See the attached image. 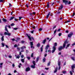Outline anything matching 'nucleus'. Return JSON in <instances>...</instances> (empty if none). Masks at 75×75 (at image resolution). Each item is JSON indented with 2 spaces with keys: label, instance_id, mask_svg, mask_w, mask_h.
<instances>
[{
  "label": "nucleus",
  "instance_id": "f257e3e1",
  "mask_svg": "<svg viewBox=\"0 0 75 75\" xmlns=\"http://www.w3.org/2000/svg\"><path fill=\"white\" fill-rule=\"evenodd\" d=\"M26 35L29 38L30 41H32V40L31 39L33 40H34V38L33 37H30V36L28 35V34H26Z\"/></svg>",
  "mask_w": 75,
  "mask_h": 75
},
{
  "label": "nucleus",
  "instance_id": "f03ea898",
  "mask_svg": "<svg viewBox=\"0 0 75 75\" xmlns=\"http://www.w3.org/2000/svg\"><path fill=\"white\" fill-rule=\"evenodd\" d=\"M58 65L59 67L58 70L59 71L61 69V61L59 60V61L58 62Z\"/></svg>",
  "mask_w": 75,
  "mask_h": 75
},
{
  "label": "nucleus",
  "instance_id": "7ed1b4c3",
  "mask_svg": "<svg viewBox=\"0 0 75 75\" xmlns=\"http://www.w3.org/2000/svg\"><path fill=\"white\" fill-rule=\"evenodd\" d=\"M68 42H67V41L66 40L65 42H64V43L63 44V47H62V48H65V46H66V44H68Z\"/></svg>",
  "mask_w": 75,
  "mask_h": 75
},
{
  "label": "nucleus",
  "instance_id": "20e7f679",
  "mask_svg": "<svg viewBox=\"0 0 75 75\" xmlns=\"http://www.w3.org/2000/svg\"><path fill=\"white\" fill-rule=\"evenodd\" d=\"M63 3H64L65 5L68 4V1L67 0H63Z\"/></svg>",
  "mask_w": 75,
  "mask_h": 75
},
{
  "label": "nucleus",
  "instance_id": "39448f33",
  "mask_svg": "<svg viewBox=\"0 0 75 75\" xmlns=\"http://www.w3.org/2000/svg\"><path fill=\"white\" fill-rule=\"evenodd\" d=\"M30 45H31V48H34V47H33V42H30Z\"/></svg>",
  "mask_w": 75,
  "mask_h": 75
},
{
  "label": "nucleus",
  "instance_id": "423d86ee",
  "mask_svg": "<svg viewBox=\"0 0 75 75\" xmlns=\"http://www.w3.org/2000/svg\"><path fill=\"white\" fill-rule=\"evenodd\" d=\"M4 34L5 35H8V36H10L11 35V34L10 33H8H8H6V32H5Z\"/></svg>",
  "mask_w": 75,
  "mask_h": 75
},
{
  "label": "nucleus",
  "instance_id": "0eeeda50",
  "mask_svg": "<svg viewBox=\"0 0 75 75\" xmlns=\"http://www.w3.org/2000/svg\"><path fill=\"white\" fill-rule=\"evenodd\" d=\"M53 50L52 51V53H54L55 51V50H56V47L55 46H53Z\"/></svg>",
  "mask_w": 75,
  "mask_h": 75
},
{
  "label": "nucleus",
  "instance_id": "6e6552de",
  "mask_svg": "<svg viewBox=\"0 0 75 75\" xmlns=\"http://www.w3.org/2000/svg\"><path fill=\"white\" fill-rule=\"evenodd\" d=\"M62 49H63V48H62V46H59L58 48V50L59 51H61Z\"/></svg>",
  "mask_w": 75,
  "mask_h": 75
},
{
  "label": "nucleus",
  "instance_id": "1a4fd4ad",
  "mask_svg": "<svg viewBox=\"0 0 75 75\" xmlns=\"http://www.w3.org/2000/svg\"><path fill=\"white\" fill-rule=\"evenodd\" d=\"M73 35V33L71 32L70 34H69L68 35V37H71V36Z\"/></svg>",
  "mask_w": 75,
  "mask_h": 75
},
{
  "label": "nucleus",
  "instance_id": "9d476101",
  "mask_svg": "<svg viewBox=\"0 0 75 75\" xmlns=\"http://www.w3.org/2000/svg\"><path fill=\"white\" fill-rule=\"evenodd\" d=\"M63 8V4H61L60 6V8L59 7L58 11H59V10H62V9Z\"/></svg>",
  "mask_w": 75,
  "mask_h": 75
},
{
  "label": "nucleus",
  "instance_id": "9b49d317",
  "mask_svg": "<svg viewBox=\"0 0 75 75\" xmlns=\"http://www.w3.org/2000/svg\"><path fill=\"white\" fill-rule=\"evenodd\" d=\"M58 71V67H56L54 71V73H56Z\"/></svg>",
  "mask_w": 75,
  "mask_h": 75
},
{
  "label": "nucleus",
  "instance_id": "f8f14e48",
  "mask_svg": "<svg viewBox=\"0 0 75 75\" xmlns=\"http://www.w3.org/2000/svg\"><path fill=\"white\" fill-rule=\"evenodd\" d=\"M30 71V68L29 67L26 68L25 71L27 72V71Z\"/></svg>",
  "mask_w": 75,
  "mask_h": 75
},
{
  "label": "nucleus",
  "instance_id": "ddd939ff",
  "mask_svg": "<svg viewBox=\"0 0 75 75\" xmlns=\"http://www.w3.org/2000/svg\"><path fill=\"white\" fill-rule=\"evenodd\" d=\"M47 41V39H45L42 42V44H45V42H46V41Z\"/></svg>",
  "mask_w": 75,
  "mask_h": 75
},
{
  "label": "nucleus",
  "instance_id": "4468645a",
  "mask_svg": "<svg viewBox=\"0 0 75 75\" xmlns=\"http://www.w3.org/2000/svg\"><path fill=\"white\" fill-rule=\"evenodd\" d=\"M48 48H50V45H47L45 47V50H47Z\"/></svg>",
  "mask_w": 75,
  "mask_h": 75
},
{
  "label": "nucleus",
  "instance_id": "2eb2a0df",
  "mask_svg": "<svg viewBox=\"0 0 75 75\" xmlns=\"http://www.w3.org/2000/svg\"><path fill=\"white\" fill-rule=\"evenodd\" d=\"M7 27H8V25H6L5 27V31H7V33H8V30H7Z\"/></svg>",
  "mask_w": 75,
  "mask_h": 75
},
{
  "label": "nucleus",
  "instance_id": "dca6fc26",
  "mask_svg": "<svg viewBox=\"0 0 75 75\" xmlns=\"http://www.w3.org/2000/svg\"><path fill=\"white\" fill-rule=\"evenodd\" d=\"M50 13H51V12H49L48 14L47 15V16H46V18H47V19L48 18V17H49V16H50Z\"/></svg>",
  "mask_w": 75,
  "mask_h": 75
},
{
  "label": "nucleus",
  "instance_id": "f3484780",
  "mask_svg": "<svg viewBox=\"0 0 75 75\" xmlns=\"http://www.w3.org/2000/svg\"><path fill=\"white\" fill-rule=\"evenodd\" d=\"M50 3L49 2H48L47 3V8H50L51 7H50V4H49Z\"/></svg>",
  "mask_w": 75,
  "mask_h": 75
},
{
  "label": "nucleus",
  "instance_id": "a211bd4d",
  "mask_svg": "<svg viewBox=\"0 0 75 75\" xmlns=\"http://www.w3.org/2000/svg\"><path fill=\"white\" fill-rule=\"evenodd\" d=\"M70 45V44H68L67 45L66 47V49H67V48H68V47H69V46Z\"/></svg>",
  "mask_w": 75,
  "mask_h": 75
},
{
  "label": "nucleus",
  "instance_id": "6ab92c4d",
  "mask_svg": "<svg viewBox=\"0 0 75 75\" xmlns=\"http://www.w3.org/2000/svg\"><path fill=\"white\" fill-rule=\"evenodd\" d=\"M35 65H32L31 66V67L32 68H35Z\"/></svg>",
  "mask_w": 75,
  "mask_h": 75
},
{
  "label": "nucleus",
  "instance_id": "aec40b11",
  "mask_svg": "<svg viewBox=\"0 0 75 75\" xmlns=\"http://www.w3.org/2000/svg\"><path fill=\"white\" fill-rule=\"evenodd\" d=\"M40 58L39 57H38L36 58V62H37L38 61V60H39V59Z\"/></svg>",
  "mask_w": 75,
  "mask_h": 75
},
{
  "label": "nucleus",
  "instance_id": "412c9836",
  "mask_svg": "<svg viewBox=\"0 0 75 75\" xmlns=\"http://www.w3.org/2000/svg\"><path fill=\"white\" fill-rule=\"evenodd\" d=\"M14 18H15V17H11V18L9 19V20L11 21L13 19H14Z\"/></svg>",
  "mask_w": 75,
  "mask_h": 75
},
{
  "label": "nucleus",
  "instance_id": "4be33fe9",
  "mask_svg": "<svg viewBox=\"0 0 75 75\" xmlns=\"http://www.w3.org/2000/svg\"><path fill=\"white\" fill-rule=\"evenodd\" d=\"M45 60H46V59L45 57L43 59V62H45Z\"/></svg>",
  "mask_w": 75,
  "mask_h": 75
},
{
  "label": "nucleus",
  "instance_id": "5701e85b",
  "mask_svg": "<svg viewBox=\"0 0 75 75\" xmlns=\"http://www.w3.org/2000/svg\"><path fill=\"white\" fill-rule=\"evenodd\" d=\"M1 40H2V41H4V36H3L2 37H1Z\"/></svg>",
  "mask_w": 75,
  "mask_h": 75
},
{
  "label": "nucleus",
  "instance_id": "b1692460",
  "mask_svg": "<svg viewBox=\"0 0 75 75\" xmlns=\"http://www.w3.org/2000/svg\"><path fill=\"white\" fill-rule=\"evenodd\" d=\"M50 64H51V62H48V63H47V66H50Z\"/></svg>",
  "mask_w": 75,
  "mask_h": 75
},
{
  "label": "nucleus",
  "instance_id": "393cba45",
  "mask_svg": "<svg viewBox=\"0 0 75 75\" xmlns=\"http://www.w3.org/2000/svg\"><path fill=\"white\" fill-rule=\"evenodd\" d=\"M33 64L34 65H35V61H33Z\"/></svg>",
  "mask_w": 75,
  "mask_h": 75
},
{
  "label": "nucleus",
  "instance_id": "a878e982",
  "mask_svg": "<svg viewBox=\"0 0 75 75\" xmlns=\"http://www.w3.org/2000/svg\"><path fill=\"white\" fill-rule=\"evenodd\" d=\"M15 25V24H14V23H12L11 24V27H13V26H14V25Z\"/></svg>",
  "mask_w": 75,
  "mask_h": 75
},
{
  "label": "nucleus",
  "instance_id": "bb28decb",
  "mask_svg": "<svg viewBox=\"0 0 75 75\" xmlns=\"http://www.w3.org/2000/svg\"><path fill=\"white\" fill-rule=\"evenodd\" d=\"M3 20L4 21V22H6V21H7V20L5 18H3Z\"/></svg>",
  "mask_w": 75,
  "mask_h": 75
},
{
  "label": "nucleus",
  "instance_id": "cd10ccee",
  "mask_svg": "<svg viewBox=\"0 0 75 75\" xmlns=\"http://www.w3.org/2000/svg\"><path fill=\"white\" fill-rule=\"evenodd\" d=\"M32 14L33 13H29L30 16H31L32 17H33V15Z\"/></svg>",
  "mask_w": 75,
  "mask_h": 75
},
{
  "label": "nucleus",
  "instance_id": "c85d7f7f",
  "mask_svg": "<svg viewBox=\"0 0 75 75\" xmlns=\"http://www.w3.org/2000/svg\"><path fill=\"white\" fill-rule=\"evenodd\" d=\"M37 47H39L40 46V43H38L37 44Z\"/></svg>",
  "mask_w": 75,
  "mask_h": 75
},
{
  "label": "nucleus",
  "instance_id": "c756f323",
  "mask_svg": "<svg viewBox=\"0 0 75 75\" xmlns=\"http://www.w3.org/2000/svg\"><path fill=\"white\" fill-rule=\"evenodd\" d=\"M21 61H22V62H23V63L24 62V59H21Z\"/></svg>",
  "mask_w": 75,
  "mask_h": 75
},
{
  "label": "nucleus",
  "instance_id": "7c9ffc66",
  "mask_svg": "<svg viewBox=\"0 0 75 75\" xmlns=\"http://www.w3.org/2000/svg\"><path fill=\"white\" fill-rule=\"evenodd\" d=\"M14 47L15 48H16V47H18V46H17V45L16 44H15L14 45Z\"/></svg>",
  "mask_w": 75,
  "mask_h": 75
},
{
  "label": "nucleus",
  "instance_id": "2f4dec72",
  "mask_svg": "<svg viewBox=\"0 0 75 75\" xmlns=\"http://www.w3.org/2000/svg\"><path fill=\"white\" fill-rule=\"evenodd\" d=\"M71 59L73 61H75V58L74 57H71Z\"/></svg>",
  "mask_w": 75,
  "mask_h": 75
},
{
  "label": "nucleus",
  "instance_id": "473e14b6",
  "mask_svg": "<svg viewBox=\"0 0 75 75\" xmlns=\"http://www.w3.org/2000/svg\"><path fill=\"white\" fill-rule=\"evenodd\" d=\"M1 44L2 45V47H4L5 45V44H4L3 43H2Z\"/></svg>",
  "mask_w": 75,
  "mask_h": 75
},
{
  "label": "nucleus",
  "instance_id": "72a5a7b5",
  "mask_svg": "<svg viewBox=\"0 0 75 75\" xmlns=\"http://www.w3.org/2000/svg\"><path fill=\"white\" fill-rule=\"evenodd\" d=\"M62 35V33H60L59 34V37H61Z\"/></svg>",
  "mask_w": 75,
  "mask_h": 75
},
{
  "label": "nucleus",
  "instance_id": "f704fd0d",
  "mask_svg": "<svg viewBox=\"0 0 75 75\" xmlns=\"http://www.w3.org/2000/svg\"><path fill=\"white\" fill-rule=\"evenodd\" d=\"M26 7H27V8H28V4H26Z\"/></svg>",
  "mask_w": 75,
  "mask_h": 75
},
{
  "label": "nucleus",
  "instance_id": "c9c22d12",
  "mask_svg": "<svg viewBox=\"0 0 75 75\" xmlns=\"http://www.w3.org/2000/svg\"><path fill=\"white\" fill-rule=\"evenodd\" d=\"M18 28H14L13 29L14 30H17V29H18Z\"/></svg>",
  "mask_w": 75,
  "mask_h": 75
},
{
  "label": "nucleus",
  "instance_id": "e433bc0d",
  "mask_svg": "<svg viewBox=\"0 0 75 75\" xmlns=\"http://www.w3.org/2000/svg\"><path fill=\"white\" fill-rule=\"evenodd\" d=\"M69 73H70V74H71V75H73V73H72V71H70Z\"/></svg>",
  "mask_w": 75,
  "mask_h": 75
},
{
  "label": "nucleus",
  "instance_id": "4c0bfd02",
  "mask_svg": "<svg viewBox=\"0 0 75 75\" xmlns=\"http://www.w3.org/2000/svg\"><path fill=\"white\" fill-rule=\"evenodd\" d=\"M71 21H67L65 22V23H69Z\"/></svg>",
  "mask_w": 75,
  "mask_h": 75
},
{
  "label": "nucleus",
  "instance_id": "58836bf2",
  "mask_svg": "<svg viewBox=\"0 0 75 75\" xmlns=\"http://www.w3.org/2000/svg\"><path fill=\"white\" fill-rule=\"evenodd\" d=\"M24 42H25V41H24L22 40L21 41V43L22 44H23V43H24Z\"/></svg>",
  "mask_w": 75,
  "mask_h": 75
},
{
  "label": "nucleus",
  "instance_id": "ea45409f",
  "mask_svg": "<svg viewBox=\"0 0 75 75\" xmlns=\"http://www.w3.org/2000/svg\"><path fill=\"white\" fill-rule=\"evenodd\" d=\"M14 20H15V21H18V20L16 18H15Z\"/></svg>",
  "mask_w": 75,
  "mask_h": 75
},
{
  "label": "nucleus",
  "instance_id": "a19ab883",
  "mask_svg": "<svg viewBox=\"0 0 75 75\" xmlns=\"http://www.w3.org/2000/svg\"><path fill=\"white\" fill-rule=\"evenodd\" d=\"M54 4H55V3L54 2L51 5L52 6H53L54 5Z\"/></svg>",
  "mask_w": 75,
  "mask_h": 75
},
{
  "label": "nucleus",
  "instance_id": "79ce46f5",
  "mask_svg": "<svg viewBox=\"0 0 75 75\" xmlns=\"http://www.w3.org/2000/svg\"><path fill=\"white\" fill-rule=\"evenodd\" d=\"M19 20H21V18H22V17H20L19 18Z\"/></svg>",
  "mask_w": 75,
  "mask_h": 75
},
{
  "label": "nucleus",
  "instance_id": "37998d69",
  "mask_svg": "<svg viewBox=\"0 0 75 75\" xmlns=\"http://www.w3.org/2000/svg\"><path fill=\"white\" fill-rule=\"evenodd\" d=\"M57 29H56L54 31V34H55L56 33V32H57Z\"/></svg>",
  "mask_w": 75,
  "mask_h": 75
},
{
  "label": "nucleus",
  "instance_id": "c03bdc74",
  "mask_svg": "<svg viewBox=\"0 0 75 75\" xmlns=\"http://www.w3.org/2000/svg\"><path fill=\"white\" fill-rule=\"evenodd\" d=\"M34 30H32L30 32V33H32V34H34Z\"/></svg>",
  "mask_w": 75,
  "mask_h": 75
},
{
  "label": "nucleus",
  "instance_id": "a18cd8bd",
  "mask_svg": "<svg viewBox=\"0 0 75 75\" xmlns=\"http://www.w3.org/2000/svg\"><path fill=\"white\" fill-rule=\"evenodd\" d=\"M54 46H55V47H56V46H57V42H55L54 43Z\"/></svg>",
  "mask_w": 75,
  "mask_h": 75
},
{
  "label": "nucleus",
  "instance_id": "49530a36",
  "mask_svg": "<svg viewBox=\"0 0 75 75\" xmlns=\"http://www.w3.org/2000/svg\"><path fill=\"white\" fill-rule=\"evenodd\" d=\"M62 72H63V74H66V73L67 72V71H62Z\"/></svg>",
  "mask_w": 75,
  "mask_h": 75
},
{
  "label": "nucleus",
  "instance_id": "de8ad7c7",
  "mask_svg": "<svg viewBox=\"0 0 75 75\" xmlns=\"http://www.w3.org/2000/svg\"><path fill=\"white\" fill-rule=\"evenodd\" d=\"M43 51V48H41V50H40L41 52H42Z\"/></svg>",
  "mask_w": 75,
  "mask_h": 75
},
{
  "label": "nucleus",
  "instance_id": "09e8293b",
  "mask_svg": "<svg viewBox=\"0 0 75 75\" xmlns=\"http://www.w3.org/2000/svg\"><path fill=\"white\" fill-rule=\"evenodd\" d=\"M16 58H18V59H19V58H20V56L18 55L16 57Z\"/></svg>",
  "mask_w": 75,
  "mask_h": 75
},
{
  "label": "nucleus",
  "instance_id": "8fccbe9b",
  "mask_svg": "<svg viewBox=\"0 0 75 75\" xmlns=\"http://www.w3.org/2000/svg\"><path fill=\"white\" fill-rule=\"evenodd\" d=\"M42 28H40V29H39V31H41L42 30Z\"/></svg>",
  "mask_w": 75,
  "mask_h": 75
},
{
  "label": "nucleus",
  "instance_id": "3c124183",
  "mask_svg": "<svg viewBox=\"0 0 75 75\" xmlns=\"http://www.w3.org/2000/svg\"><path fill=\"white\" fill-rule=\"evenodd\" d=\"M61 29L59 28V29H58V30H57V31H58V32H59V31H61Z\"/></svg>",
  "mask_w": 75,
  "mask_h": 75
},
{
  "label": "nucleus",
  "instance_id": "603ef678",
  "mask_svg": "<svg viewBox=\"0 0 75 75\" xmlns=\"http://www.w3.org/2000/svg\"><path fill=\"white\" fill-rule=\"evenodd\" d=\"M32 14H33V15H35V14L36 13L35 12H33V13H32Z\"/></svg>",
  "mask_w": 75,
  "mask_h": 75
},
{
  "label": "nucleus",
  "instance_id": "864d4df0",
  "mask_svg": "<svg viewBox=\"0 0 75 75\" xmlns=\"http://www.w3.org/2000/svg\"><path fill=\"white\" fill-rule=\"evenodd\" d=\"M66 33H69V31L68 30H66Z\"/></svg>",
  "mask_w": 75,
  "mask_h": 75
},
{
  "label": "nucleus",
  "instance_id": "5fc2aeb1",
  "mask_svg": "<svg viewBox=\"0 0 75 75\" xmlns=\"http://www.w3.org/2000/svg\"><path fill=\"white\" fill-rule=\"evenodd\" d=\"M33 54H34V53H32V54L31 55V57H33Z\"/></svg>",
  "mask_w": 75,
  "mask_h": 75
},
{
  "label": "nucleus",
  "instance_id": "6e6d98bb",
  "mask_svg": "<svg viewBox=\"0 0 75 75\" xmlns=\"http://www.w3.org/2000/svg\"><path fill=\"white\" fill-rule=\"evenodd\" d=\"M13 41H16V40H15V39L14 38H13L11 39Z\"/></svg>",
  "mask_w": 75,
  "mask_h": 75
},
{
  "label": "nucleus",
  "instance_id": "4d7b16f0",
  "mask_svg": "<svg viewBox=\"0 0 75 75\" xmlns=\"http://www.w3.org/2000/svg\"><path fill=\"white\" fill-rule=\"evenodd\" d=\"M9 7H11V4L10 3L9 4Z\"/></svg>",
  "mask_w": 75,
  "mask_h": 75
},
{
  "label": "nucleus",
  "instance_id": "13d9d810",
  "mask_svg": "<svg viewBox=\"0 0 75 75\" xmlns=\"http://www.w3.org/2000/svg\"><path fill=\"white\" fill-rule=\"evenodd\" d=\"M45 55V57H46V56H47V53L45 54H44Z\"/></svg>",
  "mask_w": 75,
  "mask_h": 75
},
{
  "label": "nucleus",
  "instance_id": "bf43d9fd",
  "mask_svg": "<svg viewBox=\"0 0 75 75\" xmlns=\"http://www.w3.org/2000/svg\"><path fill=\"white\" fill-rule=\"evenodd\" d=\"M71 2L70 1H69L68 3V4H71Z\"/></svg>",
  "mask_w": 75,
  "mask_h": 75
},
{
  "label": "nucleus",
  "instance_id": "052dcab7",
  "mask_svg": "<svg viewBox=\"0 0 75 75\" xmlns=\"http://www.w3.org/2000/svg\"><path fill=\"white\" fill-rule=\"evenodd\" d=\"M74 15H75V12H74L73 13V15H72V16H71V17H74Z\"/></svg>",
  "mask_w": 75,
  "mask_h": 75
},
{
  "label": "nucleus",
  "instance_id": "680f3d73",
  "mask_svg": "<svg viewBox=\"0 0 75 75\" xmlns=\"http://www.w3.org/2000/svg\"><path fill=\"white\" fill-rule=\"evenodd\" d=\"M27 58L29 60H30V57H27Z\"/></svg>",
  "mask_w": 75,
  "mask_h": 75
},
{
  "label": "nucleus",
  "instance_id": "e2e57ef3",
  "mask_svg": "<svg viewBox=\"0 0 75 75\" xmlns=\"http://www.w3.org/2000/svg\"><path fill=\"white\" fill-rule=\"evenodd\" d=\"M66 65V62H65L64 64H63V65L64 66H65V65Z\"/></svg>",
  "mask_w": 75,
  "mask_h": 75
},
{
  "label": "nucleus",
  "instance_id": "0e129e2a",
  "mask_svg": "<svg viewBox=\"0 0 75 75\" xmlns=\"http://www.w3.org/2000/svg\"><path fill=\"white\" fill-rule=\"evenodd\" d=\"M17 41H18L19 40H20V39L19 38H17Z\"/></svg>",
  "mask_w": 75,
  "mask_h": 75
},
{
  "label": "nucleus",
  "instance_id": "69168bd1",
  "mask_svg": "<svg viewBox=\"0 0 75 75\" xmlns=\"http://www.w3.org/2000/svg\"><path fill=\"white\" fill-rule=\"evenodd\" d=\"M21 57L22 58H23L24 57V55H22L21 56Z\"/></svg>",
  "mask_w": 75,
  "mask_h": 75
},
{
  "label": "nucleus",
  "instance_id": "338daca9",
  "mask_svg": "<svg viewBox=\"0 0 75 75\" xmlns=\"http://www.w3.org/2000/svg\"><path fill=\"white\" fill-rule=\"evenodd\" d=\"M12 67H13V68H14V67H15V65H14V64H13Z\"/></svg>",
  "mask_w": 75,
  "mask_h": 75
},
{
  "label": "nucleus",
  "instance_id": "774afa93",
  "mask_svg": "<svg viewBox=\"0 0 75 75\" xmlns=\"http://www.w3.org/2000/svg\"><path fill=\"white\" fill-rule=\"evenodd\" d=\"M21 50H23L24 49V47H21Z\"/></svg>",
  "mask_w": 75,
  "mask_h": 75
}]
</instances>
